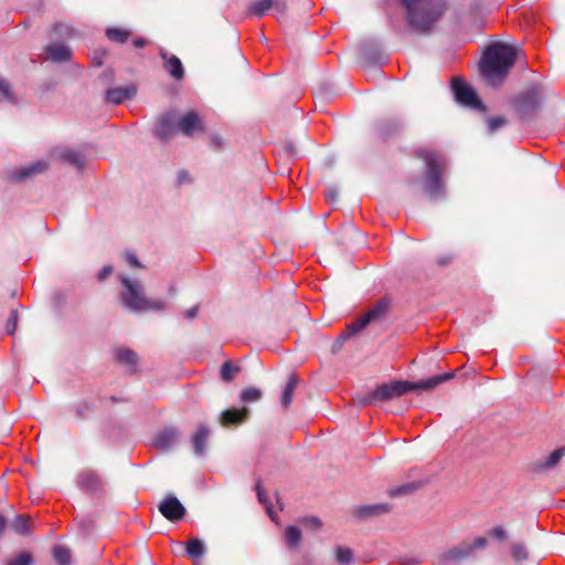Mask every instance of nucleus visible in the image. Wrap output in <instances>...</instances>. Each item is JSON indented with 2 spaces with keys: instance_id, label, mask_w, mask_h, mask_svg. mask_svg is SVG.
Here are the masks:
<instances>
[{
  "instance_id": "1",
  "label": "nucleus",
  "mask_w": 565,
  "mask_h": 565,
  "mask_svg": "<svg viewBox=\"0 0 565 565\" xmlns=\"http://www.w3.org/2000/svg\"><path fill=\"white\" fill-rule=\"evenodd\" d=\"M521 51L502 42L489 45L480 61V72L488 83L494 87L500 86L507 78L510 70L518 60Z\"/></svg>"
},
{
  "instance_id": "2",
  "label": "nucleus",
  "mask_w": 565,
  "mask_h": 565,
  "mask_svg": "<svg viewBox=\"0 0 565 565\" xmlns=\"http://www.w3.org/2000/svg\"><path fill=\"white\" fill-rule=\"evenodd\" d=\"M449 9L448 0H424L406 9L408 25L418 34L427 35Z\"/></svg>"
},
{
  "instance_id": "3",
  "label": "nucleus",
  "mask_w": 565,
  "mask_h": 565,
  "mask_svg": "<svg viewBox=\"0 0 565 565\" xmlns=\"http://www.w3.org/2000/svg\"><path fill=\"white\" fill-rule=\"evenodd\" d=\"M454 376L455 372H447L415 383L408 381H392L377 386L375 388V393L379 402L390 401L396 397H401L411 391L434 390L438 385L454 379Z\"/></svg>"
},
{
  "instance_id": "4",
  "label": "nucleus",
  "mask_w": 565,
  "mask_h": 565,
  "mask_svg": "<svg viewBox=\"0 0 565 565\" xmlns=\"http://www.w3.org/2000/svg\"><path fill=\"white\" fill-rule=\"evenodd\" d=\"M417 158L425 161L427 173L424 190L429 199L434 200L444 194V185L441 182L443 163L440 156L433 149L419 148L415 151Z\"/></svg>"
},
{
  "instance_id": "5",
  "label": "nucleus",
  "mask_w": 565,
  "mask_h": 565,
  "mask_svg": "<svg viewBox=\"0 0 565 565\" xmlns=\"http://www.w3.org/2000/svg\"><path fill=\"white\" fill-rule=\"evenodd\" d=\"M120 281L126 291L121 295L122 303L131 311L161 310L163 305L161 301L148 300L142 295V287L139 281H132L127 277H120Z\"/></svg>"
},
{
  "instance_id": "6",
  "label": "nucleus",
  "mask_w": 565,
  "mask_h": 565,
  "mask_svg": "<svg viewBox=\"0 0 565 565\" xmlns=\"http://www.w3.org/2000/svg\"><path fill=\"white\" fill-rule=\"evenodd\" d=\"M388 312V302L380 300L364 316L350 323L337 340L339 347L350 337L363 330L369 323L382 320Z\"/></svg>"
},
{
  "instance_id": "7",
  "label": "nucleus",
  "mask_w": 565,
  "mask_h": 565,
  "mask_svg": "<svg viewBox=\"0 0 565 565\" xmlns=\"http://www.w3.org/2000/svg\"><path fill=\"white\" fill-rule=\"evenodd\" d=\"M451 88L457 104L472 110L486 111L487 107L465 79L455 77L451 81Z\"/></svg>"
},
{
  "instance_id": "8",
  "label": "nucleus",
  "mask_w": 565,
  "mask_h": 565,
  "mask_svg": "<svg viewBox=\"0 0 565 565\" xmlns=\"http://www.w3.org/2000/svg\"><path fill=\"white\" fill-rule=\"evenodd\" d=\"M542 103L541 89L537 85L529 87L514 98V107L520 118L524 119L537 111Z\"/></svg>"
},
{
  "instance_id": "9",
  "label": "nucleus",
  "mask_w": 565,
  "mask_h": 565,
  "mask_svg": "<svg viewBox=\"0 0 565 565\" xmlns=\"http://www.w3.org/2000/svg\"><path fill=\"white\" fill-rule=\"evenodd\" d=\"M486 545L487 540L484 537H477L472 543L461 542L458 545L449 548L445 553L444 558L451 562H461L465 558L471 556L476 550L482 548Z\"/></svg>"
},
{
  "instance_id": "10",
  "label": "nucleus",
  "mask_w": 565,
  "mask_h": 565,
  "mask_svg": "<svg viewBox=\"0 0 565 565\" xmlns=\"http://www.w3.org/2000/svg\"><path fill=\"white\" fill-rule=\"evenodd\" d=\"M158 510L170 522H179L185 515V508L174 494H167L158 504Z\"/></svg>"
},
{
  "instance_id": "11",
  "label": "nucleus",
  "mask_w": 565,
  "mask_h": 565,
  "mask_svg": "<svg viewBox=\"0 0 565 565\" xmlns=\"http://www.w3.org/2000/svg\"><path fill=\"white\" fill-rule=\"evenodd\" d=\"M177 134L175 128V115L173 113H167L162 115L156 125V135L162 141H167Z\"/></svg>"
},
{
  "instance_id": "12",
  "label": "nucleus",
  "mask_w": 565,
  "mask_h": 565,
  "mask_svg": "<svg viewBox=\"0 0 565 565\" xmlns=\"http://www.w3.org/2000/svg\"><path fill=\"white\" fill-rule=\"evenodd\" d=\"M160 57L163 61V68L172 78L175 81H182L184 78L185 71L178 56L169 55L166 51H160Z\"/></svg>"
},
{
  "instance_id": "13",
  "label": "nucleus",
  "mask_w": 565,
  "mask_h": 565,
  "mask_svg": "<svg viewBox=\"0 0 565 565\" xmlns=\"http://www.w3.org/2000/svg\"><path fill=\"white\" fill-rule=\"evenodd\" d=\"M137 95V87L129 85L126 87H114L106 92L105 99L113 105H119L125 100H130Z\"/></svg>"
},
{
  "instance_id": "14",
  "label": "nucleus",
  "mask_w": 565,
  "mask_h": 565,
  "mask_svg": "<svg viewBox=\"0 0 565 565\" xmlns=\"http://www.w3.org/2000/svg\"><path fill=\"white\" fill-rule=\"evenodd\" d=\"M390 511L391 507L387 503H374L358 507L353 515L359 520H370L388 513Z\"/></svg>"
},
{
  "instance_id": "15",
  "label": "nucleus",
  "mask_w": 565,
  "mask_h": 565,
  "mask_svg": "<svg viewBox=\"0 0 565 565\" xmlns=\"http://www.w3.org/2000/svg\"><path fill=\"white\" fill-rule=\"evenodd\" d=\"M179 130L185 136H192L195 130L203 131L204 126L199 118V115L195 111L186 113L179 121H178Z\"/></svg>"
},
{
  "instance_id": "16",
  "label": "nucleus",
  "mask_w": 565,
  "mask_h": 565,
  "mask_svg": "<svg viewBox=\"0 0 565 565\" xmlns=\"http://www.w3.org/2000/svg\"><path fill=\"white\" fill-rule=\"evenodd\" d=\"M249 416V409L243 407L241 409H226L220 415V423L222 426L241 425L247 420Z\"/></svg>"
},
{
  "instance_id": "17",
  "label": "nucleus",
  "mask_w": 565,
  "mask_h": 565,
  "mask_svg": "<svg viewBox=\"0 0 565 565\" xmlns=\"http://www.w3.org/2000/svg\"><path fill=\"white\" fill-rule=\"evenodd\" d=\"M565 456V447L558 448L550 454L545 459L537 460L531 465L532 471L541 472L553 469Z\"/></svg>"
},
{
  "instance_id": "18",
  "label": "nucleus",
  "mask_w": 565,
  "mask_h": 565,
  "mask_svg": "<svg viewBox=\"0 0 565 565\" xmlns=\"http://www.w3.org/2000/svg\"><path fill=\"white\" fill-rule=\"evenodd\" d=\"M49 168L47 162L40 160L35 163L30 164L29 167H23L17 170L13 174L14 180L24 181L28 178L34 177L44 172Z\"/></svg>"
},
{
  "instance_id": "19",
  "label": "nucleus",
  "mask_w": 565,
  "mask_h": 565,
  "mask_svg": "<svg viewBox=\"0 0 565 565\" xmlns=\"http://www.w3.org/2000/svg\"><path fill=\"white\" fill-rule=\"evenodd\" d=\"M78 486L81 489L89 491V492H96L102 489L103 482L99 476H97L94 472L87 471L83 472L78 477Z\"/></svg>"
},
{
  "instance_id": "20",
  "label": "nucleus",
  "mask_w": 565,
  "mask_h": 565,
  "mask_svg": "<svg viewBox=\"0 0 565 565\" xmlns=\"http://www.w3.org/2000/svg\"><path fill=\"white\" fill-rule=\"evenodd\" d=\"M399 124L396 120L381 121L375 128V138L381 141H386L391 136L399 130Z\"/></svg>"
},
{
  "instance_id": "21",
  "label": "nucleus",
  "mask_w": 565,
  "mask_h": 565,
  "mask_svg": "<svg viewBox=\"0 0 565 565\" xmlns=\"http://www.w3.org/2000/svg\"><path fill=\"white\" fill-rule=\"evenodd\" d=\"M46 53L54 62H66L71 57L70 47L58 43L47 45Z\"/></svg>"
},
{
  "instance_id": "22",
  "label": "nucleus",
  "mask_w": 565,
  "mask_h": 565,
  "mask_svg": "<svg viewBox=\"0 0 565 565\" xmlns=\"http://www.w3.org/2000/svg\"><path fill=\"white\" fill-rule=\"evenodd\" d=\"M298 384V376L296 374H291L280 396V404L284 408H288L290 406L295 390Z\"/></svg>"
},
{
  "instance_id": "23",
  "label": "nucleus",
  "mask_w": 565,
  "mask_h": 565,
  "mask_svg": "<svg viewBox=\"0 0 565 565\" xmlns=\"http://www.w3.org/2000/svg\"><path fill=\"white\" fill-rule=\"evenodd\" d=\"M207 438L209 429L205 426H200L192 435V444L196 455H202L204 452Z\"/></svg>"
},
{
  "instance_id": "24",
  "label": "nucleus",
  "mask_w": 565,
  "mask_h": 565,
  "mask_svg": "<svg viewBox=\"0 0 565 565\" xmlns=\"http://www.w3.org/2000/svg\"><path fill=\"white\" fill-rule=\"evenodd\" d=\"M186 554L190 558L198 561L205 554L204 543L199 539H192L188 542Z\"/></svg>"
},
{
  "instance_id": "25",
  "label": "nucleus",
  "mask_w": 565,
  "mask_h": 565,
  "mask_svg": "<svg viewBox=\"0 0 565 565\" xmlns=\"http://www.w3.org/2000/svg\"><path fill=\"white\" fill-rule=\"evenodd\" d=\"M94 411V404L88 401H81L72 407V412L77 420H84L89 417Z\"/></svg>"
},
{
  "instance_id": "26",
  "label": "nucleus",
  "mask_w": 565,
  "mask_h": 565,
  "mask_svg": "<svg viewBox=\"0 0 565 565\" xmlns=\"http://www.w3.org/2000/svg\"><path fill=\"white\" fill-rule=\"evenodd\" d=\"M11 529L19 535H28L30 533V518L19 514L11 523Z\"/></svg>"
},
{
  "instance_id": "27",
  "label": "nucleus",
  "mask_w": 565,
  "mask_h": 565,
  "mask_svg": "<svg viewBox=\"0 0 565 565\" xmlns=\"http://www.w3.org/2000/svg\"><path fill=\"white\" fill-rule=\"evenodd\" d=\"M53 558L57 565L71 564V550L64 545H55L52 550Z\"/></svg>"
},
{
  "instance_id": "28",
  "label": "nucleus",
  "mask_w": 565,
  "mask_h": 565,
  "mask_svg": "<svg viewBox=\"0 0 565 565\" xmlns=\"http://www.w3.org/2000/svg\"><path fill=\"white\" fill-rule=\"evenodd\" d=\"M108 40L115 43L124 44L130 36V31L121 28H109L106 30Z\"/></svg>"
},
{
  "instance_id": "29",
  "label": "nucleus",
  "mask_w": 565,
  "mask_h": 565,
  "mask_svg": "<svg viewBox=\"0 0 565 565\" xmlns=\"http://www.w3.org/2000/svg\"><path fill=\"white\" fill-rule=\"evenodd\" d=\"M273 6H274V0H259V1L253 2L249 6L248 11L250 14H254L257 18H262L267 13V11L270 8H273Z\"/></svg>"
},
{
  "instance_id": "30",
  "label": "nucleus",
  "mask_w": 565,
  "mask_h": 565,
  "mask_svg": "<svg viewBox=\"0 0 565 565\" xmlns=\"http://www.w3.org/2000/svg\"><path fill=\"white\" fill-rule=\"evenodd\" d=\"M239 372L241 367L238 365H234L231 361H226L221 366L220 376L222 381L231 382Z\"/></svg>"
},
{
  "instance_id": "31",
  "label": "nucleus",
  "mask_w": 565,
  "mask_h": 565,
  "mask_svg": "<svg viewBox=\"0 0 565 565\" xmlns=\"http://www.w3.org/2000/svg\"><path fill=\"white\" fill-rule=\"evenodd\" d=\"M285 539L288 547L295 548L301 541V531L295 525H288L285 530Z\"/></svg>"
},
{
  "instance_id": "32",
  "label": "nucleus",
  "mask_w": 565,
  "mask_h": 565,
  "mask_svg": "<svg viewBox=\"0 0 565 565\" xmlns=\"http://www.w3.org/2000/svg\"><path fill=\"white\" fill-rule=\"evenodd\" d=\"M116 359L118 362L130 366H135L138 362L137 354L130 349L118 350Z\"/></svg>"
},
{
  "instance_id": "33",
  "label": "nucleus",
  "mask_w": 565,
  "mask_h": 565,
  "mask_svg": "<svg viewBox=\"0 0 565 565\" xmlns=\"http://www.w3.org/2000/svg\"><path fill=\"white\" fill-rule=\"evenodd\" d=\"M335 559L341 565H348L353 561V552L345 546H337L334 550Z\"/></svg>"
},
{
  "instance_id": "34",
  "label": "nucleus",
  "mask_w": 565,
  "mask_h": 565,
  "mask_svg": "<svg viewBox=\"0 0 565 565\" xmlns=\"http://www.w3.org/2000/svg\"><path fill=\"white\" fill-rule=\"evenodd\" d=\"M511 555L516 562L526 561L529 558V553L525 544L522 542L513 543L511 545Z\"/></svg>"
},
{
  "instance_id": "35",
  "label": "nucleus",
  "mask_w": 565,
  "mask_h": 565,
  "mask_svg": "<svg viewBox=\"0 0 565 565\" xmlns=\"http://www.w3.org/2000/svg\"><path fill=\"white\" fill-rule=\"evenodd\" d=\"M61 158L77 168H81L84 166V160H83L82 156L74 150H71V149L63 150L61 152Z\"/></svg>"
},
{
  "instance_id": "36",
  "label": "nucleus",
  "mask_w": 565,
  "mask_h": 565,
  "mask_svg": "<svg viewBox=\"0 0 565 565\" xmlns=\"http://www.w3.org/2000/svg\"><path fill=\"white\" fill-rule=\"evenodd\" d=\"M2 100L14 103L15 97L10 84L0 75V102Z\"/></svg>"
},
{
  "instance_id": "37",
  "label": "nucleus",
  "mask_w": 565,
  "mask_h": 565,
  "mask_svg": "<svg viewBox=\"0 0 565 565\" xmlns=\"http://www.w3.org/2000/svg\"><path fill=\"white\" fill-rule=\"evenodd\" d=\"M353 401L359 406L374 405V404L379 403L375 390H373L372 392L365 393V394H359L353 398Z\"/></svg>"
},
{
  "instance_id": "38",
  "label": "nucleus",
  "mask_w": 565,
  "mask_h": 565,
  "mask_svg": "<svg viewBox=\"0 0 565 565\" xmlns=\"http://www.w3.org/2000/svg\"><path fill=\"white\" fill-rule=\"evenodd\" d=\"M263 393L259 388L250 387L241 392L239 398L242 402H256L259 401Z\"/></svg>"
},
{
  "instance_id": "39",
  "label": "nucleus",
  "mask_w": 565,
  "mask_h": 565,
  "mask_svg": "<svg viewBox=\"0 0 565 565\" xmlns=\"http://www.w3.org/2000/svg\"><path fill=\"white\" fill-rule=\"evenodd\" d=\"M508 122L507 118L503 117V116H497V117H491V118H488L487 119V129H488V132L490 134H493L497 130H499L500 128H502L503 126H505Z\"/></svg>"
},
{
  "instance_id": "40",
  "label": "nucleus",
  "mask_w": 565,
  "mask_h": 565,
  "mask_svg": "<svg viewBox=\"0 0 565 565\" xmlns=\"http://www.w3.org/2000/svg\"><path fill=\"white\" fill-rule=\"evenodd\" d=\"M256 492H257V498H258V501L260 503H263L265 507H266V510L268 512V514L270 516H273V508H271V504L269 503V500L267 499V495L265 493V490L263 489L262 487V483L260 481H257L256 483Z\"/></svg>"
},
{
  "instance_id": "41",
  "label": "nucleus",
  "mask_w": 565,
  "mask_h": 565,
  "mask_svg": "<svg viewBox=\"0 0 565 565\" xmlns=\"http://www.w3.org/2000/svg\"><path fill=\"white\" fill-rule=\"evenodd\" d=\"M33 558L30 553L23 552L10 559L7 565H32Z\"/></svg>"
},
{
  "instance_id": "42",
  "label": "nucleus",
  "mask_w": 565,
  "mask_h": 565,
  "mask_svg": "<svg viewBox=\"0 0 565 565\" xmlns=\"http://www.w3.org/2000/svg\"><path fill=\"white\" fill-rule=\"evenodd\" d=\"M52 31L61 36L65 35V36H72L74 34V31L72 28H70L68 25L64 24V23H55L52 28Z\"/></svg>"
},
{
  "instance_id": "43",
  "label": "nucleus",
  "mask_w": 565,
  "mask_h": 565,
  "mask_svg": "<svg viewBox=\"0 0 565 565\" xmlns=\"http://www.w3.org/2000/svg\"><path fill=\"white\" fill-rule=\"evenodd\" d=\"M416 489V487L412 483H407L397 488H394L390 491L391 497H397L403 494H408L413 492Z\"/></svg>"
},
{
  "instance_id": "44",
  "label": "nucleus",
  "mask_w": 565,
  "mask_h": 565,
  "mask_svg": "<svg viewBox=\"0 0 565 565\" xmlns=\"http://www.w3.org/2000/svg\"><path fill=\"white\" fill-rule=\"evenodd\" d=\"M18 312L17 310H11L10 311V317L8 318V321H7V332L9 334H13L15 332V329H17V324H18Z\"/></svg>"
},
{
  "instance_id": "45",
  "label": "nucleus",
  "mask_w": 565,
  "mask_h": 565,
  "mask_svg": "<svg viewBox=\"0 0 565 565\" xmlns=\"http://www.w3.org/2000/svg\"><path fill=\"white\" fill-rule=\"evenodd\" d=\"M489 534L498 540H503L507 537V532L502 525L493 527Z\"/></svg>"
},
{
  "instance_id": "46",
  "label": "nucleus",
  "mask_w": 565,
  "mask_h": 565,
  "mask_svg": "<svg viewBox=\"0 0 565 565\" xmlns=\"http://www.w3.org/2000/svg\"><path fill=\"white\" fill-rule=\"evenodd\" d=\"M126 259L129 263V265L132 266V267H136V268L142 267V265L138 260V258H137L135 253H127Z\"/></svg>"
},
{
  "instance_id": "47",
  "label": "nucleus",
  "mask_w": 565,
  "mask_h": 565,
  "mask_svg": "<svg viewBox=\"0 0 565 565\" xmlns=\"http://www.w3.org/2000/svg\"><path fill=\"white\" fill-rule=\"evenodd\" d=\"M174 434L172 431L167 433L158 438V443L163 446H169L170 443L173 440Z\"/></svg>"
},
{
  "instance_id": "48",
  "label": "nucleus",
  "mask_w": 565,
  "mask_h": 565,
  "mask_svg": "<svg viewBox=\"0 0 565 565\" xmlns=\"http://www.w3.org/2000/svg\"><path fill=\"white\" fill-rule=\"evenodd\" d=\"M113 273V267L110 265L104 266L103 269L98 274V280L104 281L107 277Z\"/></svg>"
},
{
  "instance_id": "49",
  "label": "nucleus",
  "mask_w": 565,
  "mask_h": 565,
  "mask_svg": "<svg viewBox=\"0 0 565 565\" xmlns=\"http://www.w3.org/2000/svg\"><path fill=\"white\" fill-rule=\"evenodd\" d=\"M273 8H275L280 13H285L287 10V4L285 0H274Z\"/></svg>"
},
{
  "instance_id": "50",
  "label": "nucleus",
  "mask_w": 565,
  "mask_h": 565,
  "mask_svg": "<svg viewBox=\"0 0 565 565\" xmlns=\"http://www.w3.org/2000/svg\"><path fill=\"white\" fill-rule=\"evenodd\" d=\"M189 179H190V175L185 170H181L178 172V183L179 184H182V183L189 181Z\"/></svg>"
},
{
  "instance_id": "51",
  "label": "nucleus",
  "mask_w": 565,
  "mask_h": 565,
  "mask_svg": "<svg viewBox=\"0 0 565 565\" xmlns=\"http://www.w3.org/2000/svg\"><path fill=\"white\" fill-rule=\"evenodd\" d=\"M285 149H286V152H287L289 156L295 157V156H297V154H298V149H297V147H296L295 145L290 143V142H287V143H286Z\"/></svg>"
},
{
  "instance_id": "52",
  "label": "nucleus",
  "mask_w": 565,
  "mask_h": 565,
  "mask_svg": "<svg viewBox=\"0 0 565 565\" xmlns=\"http://www.w3.org/2000/svg\"><path fill=\"white\" fill-rule=\"evenodd\" d=\"M132 44H134L135 47L141 49V47H145L148 44V41L146 39H143V38H136L132 41Z\"/></svg>"
},
{
  "instance_id": "53",
  "label": "nucleus",
  "mask_w": 565,
  "mask_h": 565,
  "mask_svg": "<svg viewBox=\"0 0 565 565\" xmlns=\"http://www.w3.org/2000/svg\"><path fill=\"white\" fill-rule=\"evenodd\" d=\"M211 141L215 148H222V146L224 145V141L220 136H212Z\"/></svg>"
},
{
  "instance_id": "54",
  "label": "nucleus",
  "mask_w": 565,
  "mask_h": 565,
  "mask_svg": "<svg viewBox=\"0 0 565 565\" xmlns=\"http://www.w3.org/2000/svg\"><path fill=\"white\" fill-rule=\"evenodd\" d=\"M452 260V256H444V257H439L437 259V264L439 266H447L448 264H450Z\"/></svg>"
},
{
  "instance_id": "55",
  "label": "nucleus",
  "mask_w": 565,
  "mask_h": 565,
  "mask_svg": "<svg viewBox=\"0 0 565 565\" xmlns=\"http://www.w3.org/2000/svg\"><path fill=\"white\" fill-rule=\"evenodd\" d=\"M184 315L188 319L195 318L198 315V307H192V308L188 309Z\"/></svg>"
},
{
  "instance_id": "56",
  "label": "nucleus",
  "mask_w": 565,
  "mask_h": 565,
  "mask_svg": "<svg viewBox=\"0 0 565 565\" xmlns=\"http://www.w3.org/2000/svg\"><path fill=\"white\" fill-rule=\"evenodd\" d=\"M7 527V519L0 513V537L3 535Z\"/></svg>"
},
{
  "instance_id": "57",
  "label": "nucleus",
  "mask_w": 565,
  "mask_h": 565,
  "mask_svg": "<svg viewBox=\"0 0 565 565\" xmlns=\"http://www.w3.org/2000/svg\"><path fill=\"white\" fill-rule=\"evenodd\" d=\"M326 198H327L329 201H334V200H337V198H338V192H337V190L331 189V190L327 193Z\"/></svg>"
},
{
  "instance_id": "58",
  "label": "nucleus",
  "mask_w": 565,
  "mask_h": 565,
  "mask_svg": "<svg viewBox=\"0 0 565 565\" xmlns=\"http://www.w3.org/2000/svg\"><path fill=\"white\" fill-rule=\"evenodd\" d=\"M312 525L319 527L321 525L320 521L317 518H312L308 520Z\"/></svg>"
}]
</instances>
